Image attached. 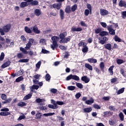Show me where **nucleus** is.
<instances>
[{
	"label": "nucleus",
	"mask_w": 126,
	"mask_h": 126,
	"mask_svg": "<svg viewBox=\"0 0 126 126\" xmlns=\"http://www.w3.org/2000/svg\"><path fill=\"white\" fill-rule=\"evenodd\" d=\"M60 37L58 36H53L51 38V40L53 41L52 44L51 45V48L52 50H55V49L58 48V45L57 41H58Z\"/></svg>",
	"instance_id": "obj_1"
},
{
	"label": "nucleus",
	"mask_w": 126,
	"mask_h": 126,
	"mask_svg": "<svg viewBox=\"0 0 126 126\" xmlns=\"http://www.w3.org/2000/svg\"><path fill=\"white\" fill-rule=\"evenodd\" d=\"M32 46V45H31V44L28 42L25 48L20 47V51L23 52V54H24L25 55H27L28 54V51H27L30 50V48Z\"/></svg>",
	"instance_id": "obj_2"
},
{
	"label": "nucleus",
	"mask_w": 126,
	"mask_h": 126,
	"mask_svg": "<svg viewBox=\"0 0 126 126\" xmlns=\"http://www.w3.org/2000/svg\"><path fill=\"white\" fill-rule=\"evenodd\" d=\"M79 47H82V51L84 53L88 52V47H87V43L84 42L80 41L78 44Z\"/></svg>",
	"instance_id": "obj_3"
},
{
	"label": "nucleus",
	"mask_w": 126,
	"mask_h": 126,
	"mask_svg": "<svg viewBox=\"0 0 126 126\" xmlns=\"http://www.w3.org/2000/svg\"><path fill=\"white\" fill-rule=\"evenodd\" d=\"M1 112H0V116H3L5 117L6 116H9L10 115L9 112V109L7 108H4L1 109H0Z\"/></svg>",
	"instance_id": "obj_4"
},
{
	"label": "nucleus",
	"mask_w": 126,
	"mask_h": 126,
	"mask_svg": "<svg viewBox=\"0 0 126 126\" xmlns=\"http://www.w3.org/2000/svg\"><path fill=\"white\" fill-rule=\"evenodd\" d=\"M70 79H73V80H76V81H78L80 79L79 77L77 75L70 74L66 78V80L68 81L70 80Z\"/></svg>",
	"instance_id": "obj_5"
},
{
	"label": "nucleus",
	"mask_w": 126,
	"mask_h": 126,
	"mask_svg": "<svg viewBox=\"0 0 126 126\" xmlns=\"http://www.w3.org/2000/svg\"><path fill=\"white\" fill-rule=\"evenodd\" d=\"M99 43L101 44V45H104V44H106V42L108 41V38L106 36H99L98 37Z\"/></svg>",
	"instance_id": "obj_6"
},
{
	"label": "nucleus",
	"mask_w": 126,
	"mask_h": 126,
	"mask_svg": "<svg viewBox=\"0 0 126 126\" xmlns=\"http://www.w3.org/2000/svg\"><path fill=\"white\" fill-rule=\"evenodd\" d=\"M10 28H11V25H10V24L6 25L3 27V29H2V31L3 33H4V34H5V33H7V32H9Z\"/></svg>",
	"instance_id": "obj_7"
},
{
	"label": "nucleus",
	"mask_w": 126,
	"mask_h": 126,
	"mask_svg": "<svg viewBox=\"0 0 126 126\" xmlns=\"http://www.w3.org/2000/svg\"><path fill=\"white\" fill-rule=\"evenodd\" d=\"M11 40L9 38H6V42H1V44L3 45L4 48H7L8 47V45L10 44Z\"/></svg>",
	"instance_id": "obj_8"
},
{
	"label": "nucleus",
	"mask_w": 126,
	"mask_h": 126,
	"mask_svg": "<svg viewBox=\"0 0 126 126\" xmlns=\"http://www.w3.org/2000/svg\"><path fill=\"white\" fill-rule=\"evenodd\" d=\"M107 28L111 35H115L116 32L115 30L113 29L112 25L107 26Z\"/></svg>",
	"instance_id": "obj_9"
},
{
	"label": "nucleus",
	"mask_w": 126,
	"mask_h": 126,
	"mask_svg": "<svg viewBox=\"0 0 126 126\" xmlns=\"http://www.w3.org/2000/svg\"><path fill=\"white\" fill-rule=\"evenodd\" d=\"M46 100L44 98H36L35 100V102L38 103V104L40 103L41 106H43L44 105V102H45Z\"/></svg>",
	"instance_id": "obj_10"
},
{
	"label": "nucleus",
	"mask_w": 126,
	"mask_h": 126,
	"mask_svg": "<svg viewBox=\"0 0 126 126\" xmlns=\"http://www.w3.org/2000/svg\"><path fill=\"white\" fill-rule=\"evenodd\" d=\"M109 14V11L105 9H100V15L102 16H105L106 15H108Z\"/></svg>",
	"instance_id": "obj_11"
},
{
	"label": "nucleus",
	"mask_w": 126,
	"mask_h": 126,
	"mask_svg": "<svg viewBox=\"0 0 126 126\" xmlns=\"http://www.w3.org/2000/svg\"><path fill=\"white\" fill-rule=\"evenodd\" d=\"M70 41V38H69V36L68 37H65L63 38L62 39H61L59 42L60 43H63V44H65L67 43L68 42H69Z\"/></svg>",
	"instance_id": "obj_12"
},
{
	"label": "nucleus",
	"mask_w": 126,
	"mask_h": 126,
	"mask_svg": "<svg viewBox=\"0 0 126 126\" xmlns=\"http://www.w3.org/2000/svg\"><path fill=\"white\" fill-rule=\"evenodd\" d=\"M82 28H75V27H73L71 28V31L72 32H80V31H82Z\"/></svg>",
	"instance_id": "obj_13"
},
{
	"label": "nucleus",
	"mask_w": 126,
	"mask_h": 126,
	"mask_svg": "<svg viewBox=\"0 0 126 126\" xmlns=\"http://www.w3.org/2000/svg\"><path fill=\"white\" fill-rule=\"evenodd\" d=\"M82 81H84L85 83H88L90 81V79L87 77V76H84L81 77Z\"/></svg>",
	"instance_id": "obj_14"
},
{
	"label": "nucleus",
	"mask_w": 126,
	"mask_h": 126,
	"mask_svg": "<svg viewBox=\"0 0 126 126\" xmlns=\"http://www.w3.org/2000/svg\"><path fill=\"white\" fill-rule=\"evenodd\" d=\"M53 8H57L58 9H60L62 7V3H55L53 4Z\"/></svg>",
	"instance_id": "obj_15"
},
{
	"label": "nucleus",
	"mask_w": 126,
	"mask_h": 126,
	"mask_svg": "<svg viewBox=\"0 0 126 126\" xmlns=\"http://www.w3.org/2000/svg\"><path fill=\"white\" fill-rule=\"evenodd\" d=\"M34 15H36V16H40V15L42 14V12H41V10L39 9H36L34 10Z\"/></svg>",
	"instance_id": "obj_16"
},
{
	"label": "nucleus",
	"mask_w": 126,
	"mask_h": 126,
	"mask_svg": "<svg viewBox=\"0 0 126 126\" xmlns=\"http://www.w3.org/2000/svg\"><path fill=\"white\" fill-rule=\"evenodd\" d=\"M119 5L121 7H126V2L124 0H121L119 2Z\"/></svg>",
	"instance_id": "obj_17"
},
{
	"label": "nucleus",
	"mask_w": 126,
	"mask_h": 126,
	"mask_svg": "<svg viewBox=\"0 0 126 126\" xmlns=\"http://www.w3.org/2000/svg\"><path fill=\"white\" fill-rule=\"evenodd\" d=\"M32 31L36 34H40V30L38 29L37 26H34L32 27Z\"/></svg>",
	"instance_id": "obj_18"
},
{
	"label": "nucleus",
	"mask_w": 126,
	"mask_h": 126,
	"mask_svg": "<svg viewBox=\"0 0 126 126\" xmlns=\"http://www.w3.org/2000/svg\"><path fill=\"white\" fill-rule=\"evenodd\" d=\"M31 92H34V89L38 90L39 89V86L33 85L32 86L30 87Z\"/></svg>",
	"instance_id": "obj_19"
},
{
	"label": "nucleus",
	"mask_w": 126,
	"mask_h": 126,
	"mask_svg": "<svg viewBox=\"0 0 126 126\" xmlns=\"http://www.w3.org/2000/svg\"><path fill=\"white\" fill-rule=\"evenodd\" d=\"M10 64V61H7L5 62L1 66V67L2 68H5V67H7V66H9Z\"/></svg>",
	"instance_id": "obj_20"
},
{
	"label": "nucleus",
	"mask_w": 126,
	"mask_h": 126,
	"mask_svg": "<svg viewBox=\"0 0 126 126\" xmlns=\"http://www.w3.org/2000/svg\"><path fill=\"white\" fill-rule=\"evenodd\" d=\"M85 103L87 105H92V104H93V103H94V99H93V98L91 97L90 99L86 101Z\"/></svg>",
	"instance_id": "obj_21"
},
{
	"label": "nucleus",
	"mask_w": 126,
	"mask_h": 126,
	"mask_svg": "<svg viewBox=\"0 0 126 126\" xmlns=\"http://www.w3.org/2000/svg\"><path fill=\"white\" fill-rule=\"evenodd\" d=\"M88 62L91 63H97V59H95L93 58H89L88 59Z\"/></svg>",
	"instance_id": "obj_22"
},
{
	"label": "nucleus",
	"mask_w": 126,
	"mask_h": 126,
	"mask_svg": "<svg viewBox=\"0 0 126 126\" xmlns=\"http://www.w3.org/2000/svg\"><path fill=\"white\" fill-rule=\"evenodd\" d=\"M24 30L26 33H28V34H31L32 33V30H31L29 27L26 26L24 28Z\"/></svg>",
	"instance_id": "obj_23"
},
{
	"label": "nucleus",
	"mask_w": 126,
	"mask_h": 126,
	"mask_svg": "<svg viewBox=\"0 0 126 126\" xmlns=\"http://www.w3.org/2000/svg\"><path fill=\"white\" fill-rule=\"evenodd\" d=\"M28 43L29 44H31V45H33V46H35L36 45V41H35V39L33 38H30L29 39Z\"/></svg>",
	"instance_id": "obj_24"
},
{
	"label": "nucleus",
	"mask_w": 126,
	"mask_h": 126,
	"mask_svg": "<svg viewBox=\"0 0 126 126\" xmlns=\"http://www.w3.org/2000/svg\"><path fill=\"white\" fill-rule=\"evenodd\" d=\"M85 66L86 68H88V69H89V70H91L92 71V70H93V67L92 66V65H90V64L89 63H85Z\"/></svg>",
	"instance_id": "obj_25"
},
{
	"label": "nucleus",
	"mask_w": 126,
	"mask_h": 126,
	"mask_svg": "<svg viewBox=\"0 0 126 126\" xmlns=\"http://www.w3.org/2000/svg\"><path fill=\"white\" fill-rule=\"evenodd\" d=\"M67 32H64L61 33L60 34V38L62 40V39H63V38H65V36H67Z\"/></svg>",
	"instance_id": "obj_26"
},
{
	"label": "nucleus",
	"mask_w": 126,
	"mask_h": 126,
	"mask_svg": "<svg viewBox=\"0 0 126 126\" xmlns=\"http://www.w3.org/2000/svg\"><path fill=\"white\" fill-rule=\"evenodd\" d=\"M31 97H32V94H29L24 97L23 100L24 101H26V100H29V99H30Z\"/></svg>",
	"instance_id": "obj_27"
},
{
	"label": "nucleus",
	"mask_w": 126,
	"mask_h": 126,
	"mask_svg": "<svg viewBox=\"0 0 126 126\" xmlns=\"http://www.w3.org/2000/svg\"><path fill=\"white\" fill-rule=\"evenodd\" d=\"M104 47L105 49H106V50H109V51L112 50V45L109 43L104 45Z\"/></svg>",
	"instance_id": "obj_28"
},
{
	"label": "nucleus",
	"mask_w": 126,
	"mask_h": 126,
	"mask_svg": "<svg viewBox=\"0 0 126 126\" xmlns=\"http://www.w3.org/2000/svg\"><path fill=\"white\" fill-rule=\"evenodd\" d=\"M92 111V108L89 107L83 109L84 113H90V112Z\"/></svg>",
	"instance_id": "obj_29"
},
{
	"label": "nucleus",
	"mask_w": 126,
	"mask_h": 126,
	"mask_svg": "<svg viewBox=\"0 0 126 126\" xmlns=\"http://www.w3.org/2000/svg\"><path fill=\"white\" fill-rule=\"evenodd\" d=\"M107 35H108V33L106 31H102L99 33V36H101V37H105V36Z\"/></svg>",
	"instance_id": "obj_30"
},
{
	"label": "nucleus",
	"mask_w": 126,
	"mask_h": 126,
	"mask_svg": "<svg viewBox=\"0 0 126 126\" xmlns=\"http://www.w3.org/2000/svg\"><path fill=\"white\" fill-rule=\"evenodd\" d=\"M114 69V65L111 66L108 69V72L110 73V75H113L114 74V72L113 69Z\"/></svg>",
	"instance_id": "obj_31"
},
{
	"label": "nucleus",
	"mask_w": 126,
	"mask_h": 126,
	"mask_svg": "<svg viewBox=\"0 0 126 126\" xmlns=\"http://www.w3.org/2000/svg\"><path fill=\"white\" fill-rule=\"evenodd\" d=\"M60 17L62 20L63 19V17H64V12L62 9H60Z\"/></svg>",
	"instance_id": "obj_32"
},
{
	"label": "nucleus",
	"mask_w": 126,
	"mask_h": 126,
	"mask_svg": "<svg viewBox=\"0 0 126 126\" xmlns=\"http://www.w3.org/2000/svg\"><path fill=\"white\" fill-rule=\"evenodd\" d=\"M26 105H27V103L24 102H20L17 104L18 107H25Z\"/></svg>",
	"instance_id": "obj_33"
},
{
	"label": "nucleus",
	"mask_w": 126,
	"mask_h": 126,
	"mask_svg": "<svg viewBox=\"0 0 126 126\" xmlns=\"http://www.w3.org/2000/svg\"><path fill=\"white\" fill-rule=\"evenodd\" d=\"M99 67L101 71H104V68L105 67V64L104 62H101L99 64Z\"/></svg>",
	"instance_id": "obj_34"
},
{
	"label": "nucleus",
	"mask_w": 126,
	"mask_h": 126,
	"mask_svg": "<svg viewBox=\"0 0 126 126\" xmlns=\"http://www.w3.org/2000/svg\"><path fill=\"white\" fill-rule=\"evenodd\" d=\"M104 116L105 118H107V117H110L111 115H112V113L110 111H106L104 112Z\"/></svg>",
	"instance_id": "obj_35"
},
{
	"label": "nucleus",
	"mask_w": 126,
	"mask_h": 126,
	"mask_svg": "<svg viewBox=\"0 0 126 126\" xmlns=\"http://www.w3.org/2000/svg\"><path fill=\"white\" fill-rule=\"evenodd\" d=\"M41 117H42V113L40 112L37 113L35 115V119H36V120L41 119Z\"/></svg>",
	"instance_id": "obj_36"
},
{
	"label": "nucleus",
	"mask_w": 126,
	"mask_h": 126,
	"mask_svg": "<svg viewBox=\"0 0 126 126\" xmlns=\"http://www.w3.org/2000/svg\"><path fill=\"white\" fill-rule=\"evenodd\" d=\"M67 90H69L70 91H73V90H75V87L73 86H70L67 87Z\"/></svg>",
	"instance_id": "obj_37"
},
{
	"label": "nucleus",
	"mask_w": 126,
	"mask_h": 126,
	"mask_svg": "<svg viewBox=\"0 0 126 126\" xmlns=\"http://www.w3.org/2000/svg\"><path fill=\"white\" fill-rule=\"evenodd\" d=\"M124 92H125V88H123L118 90L117 93L118 95H120V94H122V93H124Z\"/></svg>",
	"instance_id": "obj_38"
},
{
	"label": "nucleus",
	"mask_w": 126,
	"mask_h": 126,
	"mask_svg": "<svg viewBox=\"0 0 126 126\" xmlns=\"http://www.w3.org/2000/svg\"><path fill=\"white\" fill-rule=\"evenodd\" d=\"M45 80H46V81H48V82H50V81L51 80V75H50V74H47L45 75Z\"/></svg>",
	"instance_id": "obj_39"
},
{
	"label": "nucleus",
	"mask_w": 126,
	"mask_h": 126,
	"mask_svg": "<svg viewBox=\"0 0 126 126\" xmlns=\"http://www.w3.org/2000/svg\"><path fill=\"white\" fill-rule=\"evenodd\" d=\"M23 79H24L23 76H20L16 79L15 81L16 82H20V81H22Z\"/></svg>",
	"instance_id": "obj_40"
},
{
	"label": "nucleus",
	"mask_w": 126,
	"mask_h": 126,
	"mask_svg": "<svg viewBox=\"0 0 126 126\" xmlns=\"http://www.w3.org/2000/svg\"><path fill=\"white\" fill-rule=\"evenodd\" d=\"M28 4H27V2H22L20 4V7L23 8V7H25V6H27Z\"/></svg>",
	"instance_id": "obj_41"
},
{
	"label": "nucleus",
	"mask_w": 126,
	"mask_h": 126,
	"mask_svg": "<svg viewBox=\"0 0 126 126\" xmlns=\"http://www.w3.org/2000/svg\"><path fill=\"white\" fill-rule=\"evenodd\" d=\"M48 107L50 109H58V108H59V106H54L53 104H49Z\"/></svg>",
	"instance_id": "obj_42"
},
{
	"label": "nucleus",
	"mask_w": 126,
	"mask_h": 126,
	"mask_svg": "<svg viewBox=\"0 0 126 126\" xmlns=\"http://www.w3.org/2000/svg\"><path fill=\"white\" fill-rule=\"evenodd\" d=\"M76 85L77 87L80 89H82V88H83V85L81 83H76Z\"/></svg>",
	"instance_id": "obj_43"
},
{
	"label": "nucleus",
	"mask_w": 126,
	"mask_h": 126,
	"mask_svg": "<svg viewBox=\"0 0 126 126\" xmlns=\"http://www.w3.org/2000/svg\"><path fill=\"white\" fill-rule=\"evenodd\" d=\"M119 117L120 118L121 121L122 122L124 121V120H125V116H124V114H123L122 112L119 114Z\"/></svg>",
	"instance_id": "obj_44"
},
{
	"label": "nucleus",
	"mask_w": 126,
	"mask_h": 126,
	"mask_svg": "<svg viewBox=\"0 0 126 126\" xmlns=\"http://www.w3.org/2000/svg\"><path fill=\"white\" fill-rule=\"evenodd\" d=\"M71 11L70 10V6H67L66 8L65 9V12L66 13H70V12Z\"/></svg>",
	"instance_id": "obj_45"
},
{
	"label": "nucleus",
	"mask_w": 126,
	"mask_h": 126,
	"mask_svg": "<svg viewBox=\"0 0 126 126\" xmlns=\"http://www.w3.org/2000/svg\"><path fill=\"white\" fill-rule=\"evenodd\" d=\"M42 63L41 61H39L35 65L36 69H39L40 68V67L41 66V64Z\"/></svg>",
	"instance_id": "obj_46"
},
{
	"label": "nucleus",
	"mask_w": 126,
	"mask_h": 126,
	"mask_svg": "<svg viewBox=\"0 0 126 126\" xmlns=\"http://www.w3.org/2000/svg\"><path fill=\"white\" fill-rule=\"evenodd\" d=\"M39 43L41 44V45L46 44V39L43 38L41 39L40 40Z\"/></svg>",
	"instance_id": "obj_47"
},
{
	"label": "nucleus",
	"mask_w": 126,
	"mask_h": 126,
	"mask_svg": "<svg viewBox=\"0 0 126 126\" xmlns=\"http://www.w3.org/2000/svg\"><path fill=\"white\" fill-rule=\"evenodd\" d=\"M93 107L94 108V109H96V110H100V109H101V107H100V105L97 104H94Z\"/></svg>",
	"instance_id": "obj_48"
},
{
	"label": "nucleus",
	"mask_w": 126,
	"mask_h": 126,
	"mask_svg": "<svg viewBox=\"0 0 126 126\" xmlns=\"http://www.w3.org/2000/svg\"><path fill=\"white\" fill-rule=\"evenodd\" d=\"M12 100V99L11 98H8L7 99H5L4 102H3V104H7L8 103H10L11 101Z\"/></svg>",
	"instance_id": "obj_49"
},
{
	"label": "nucleus",
	"mask_w": 126,
	"mask_h": 126,
	"mask_svg": "<svg viewBox=\"0 0 126 126\" xmlns=\"http://www.w3.org/2000/svg\"><path fill=\"white\" fill-rule=\"evenodd\" d=\"M29 59H21L19 61V63H28Z\"/></svg>",
	"instance_id": "obj_50"
},
{
	"label": "nucleus",
	"mask_w": 126,
	"mask_h": 126,
	"mask_svg": "<svg viewBox=\"0 0 126 126\" xmlns=\"http://www.w3.org/2000/svg\"><path fill=\"white\" fill-rule=\"evenodd\" d=\"M117 63L118 64H122V63H124V60L121 59H117L116 60Z\"/></svg>",
	"instance_id": "obj_51"
},
{
	"label": "nucleus",
	"mask_w": 126,
	"mask_h": 126,
	"mask_svg": "<svg viewBox=\"0 0 126 126\" xmlns=\"http://www.w3.org/2000/svg\"><path fill=\"white\" fill-rule=\"evenodd\" d=\"M4 59V53L3 52H2L0 56V62H2Z\"/></svg>",
	"instance_id": "obj_52"
},
{
	"label": "nucleus",
	"mask_w": 126,
	"mask_h": 126,
	"mask_svg": "<svg viewBox=\"0 0 126 126\" xmlns=\"http://www.w3.org/2000/svg\"><path fill=\"white\" fill-rule=\"evenodd\" d=\"M31 4H32V5H38V4H39V2L37 0H34L32 1V2L31 3Z\"/></svg>",
	"instance_id": "obj_53"
},
{
	"label": "nucleus",
	"mask_w": 126,
	"mask_h": 126,
	"mask_svg": "<svg viewBox=\"0 0 126 126\" xmlns=\"http://www.w3.org/2000/svg\"><path fill=\"white\" fill-rule=\"evenodd\" d=\"M76 8H77V5L74 4L71 7V11H75V10H76Z\"/></svg>",
	"instance_id": "obj_54"
},
{
	"label": "nucleus",
	"mask_w": 126,
	"mask_h": 126,
	"mask_svg": "<svg viewBox=\"0 0 126 126\" xmlns=\"http://www.w3.org/2000/svg\"><path fill=\"white\" fill-rule=\"evenodd\" d=\"M24 57V55L22 53H18L17 55V57L18 58V59H23Z\"/></svg>",
	"instance_id": "obj_55"
},
{
	"label": "nucleus",
	"mask_w": 126,
	"mask_h": 126,
	"mask_svg": "<svg viewBox=\"0 0 126 126\" xmlns=\"http://www.w3.org/2000/svg\"><path fill=\"white\" fill-rule=\"evenodd\" d=\"M41 53H42V54H50V51L46 49H42L41 50Z\"/></svg>",
	"instance_id": "obj_56"
},
{
	"label": "nucleus",
	"mask_w": 126,
	"mask_h": 126,
	"mask_svg": "<svg viewBox=\"0 0 126 126\" xmlns=\"http://www.w3.org/2000/svg\"><path fill=\"white\" fill-rule=\"evenodd\" d=\"M89 12H90V10L86 9L84 11L85 15H86V16H88L89 15Z\"/></svg>",
	"instance_id": "obj_57"
},
{
	"label": "nucleus",
	"mask_w": 126,
	"mask_h": 126,
	"mask_svg": "<svg viewBox=\"0 0 126 126\" xmlns=\"http://www.w3.org/2000/svg\"><path fill=\"white\" fill-rule=\"evenodd\" d=\"M59 48L62 51H65V50H66V47H65V46H64L63 45H60V46H59Z\"/></svg>",
	"instance_id": "obj_58"
},
{
	"label": "nucleus",
	"mask_w": 126,
	"mask_h": 126,
	"mask_svg": "<svg viewBox=\"0 0 126 126\" xmlns=\"http://www.w3.org/2000/svg\"><path fill=\"white\" fill-rule=\"evenodd\" d=\"M94 70H95V72H97L98 74H101V70L99 69L97 67H94Z\"/></svg>",
	"instance_id": "obj_59"
},
{
	"label": "nucleus",
	"mask_w": 126,
	"mask_h": 126,
	"mask_svg": "<svg viewBox=\"0 0 126 126\" xmlns=\"http://www.w3.org/2000/svg\"><path fill=\"white\" fill-rule=\"evenodd\" d=\"M80 24L81 26H83L84 27H87V24L85 23V22L82 21L80 22Z\"/></svg>",
	"instance_id": "obj_60"
},
{
	"label": "nucleus",
	"mask_w": 126,
	"mask_h": 126,
	"mask_svg": "<svg viewBox=\"0 0 126 126\" xmlns=\"http://www.w3.org/2000/svg\"><path fill=\"white\" fill-rule=\"evenodd\" d=\"M1 98L2 100H6L7 98V96L5 94H2L1 95Z\"/></svg>",
	"instance_id": "obj_61"
},
{
	"label": "nucleus",
	"mask_w": 126,
	"mask_h": 126,
	"mask_svg": "<svg viewBox=\"0 0 126 126\" xmlns=\"http://www.w3.org/2000/svg\"><path fill=\"white\" fill-rule=\"evenodd\" d=\"M115 41L116 42H121V38H120L118 36L116 35L114 37Z\"/></svg>",
	"instance_id": "obj_62"
},
{
	"label": "nucleus",
	"mask_w": 126,
	"mask_h": 126,
	"mask_svg": "<svg viewBox=\"0 0 126 126\" xmlns=\"http://www.w3.org/2000/svg\"><path fill=\"white\" fill-rule=\"evenodd\" d=\"M50 91L52 93H53V94H56V93L58 92V90L56 89H51Z\"/></svg>",
	"instance_id": "obj_63"
},
{
	"label": "nucleus",
	"mask_w": 126,
	"mask_h": 126,
	"mask_svg": "<svg viewBox=\"0 0 126 126\" xmlns=\"http://www.w3.org/2000/svg\"><path fill=\"white\" fill-rule=\"evenodd\" d=\"M81 96V94H80V93L76 94L75 95L76 99H78L79 98H80Z\"/></svg>",
	"instance_id": "obj_64"
}]
</instances>
